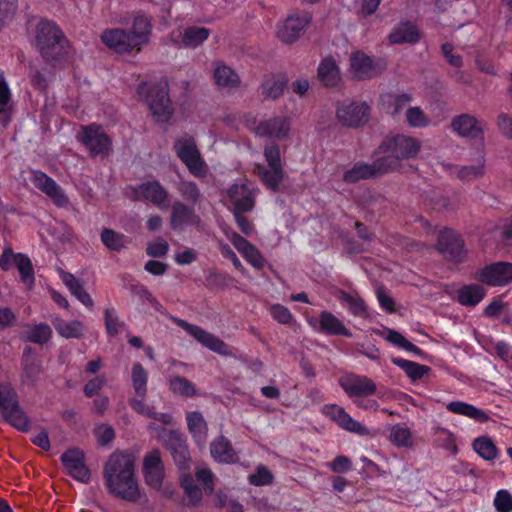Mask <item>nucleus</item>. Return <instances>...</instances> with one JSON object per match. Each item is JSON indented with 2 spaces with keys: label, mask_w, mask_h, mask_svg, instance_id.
<instances>
[{
  "label": "nucleus",
  "mask_w": 512,
  "mask_h": 512,
  "mask_svg": "<svg viewBox=\"0 0 512 512\" xmlns=\"http://www.w3.org/2000/svg\"><path fill=\"white\" fill-rule=\"evenodd\" d=\"M386 340L390 343L399 346L407 351H410L416 355L423 356L424 353L416 345L408 341L402 334L395 330L389 329L386 335Z\"/></svg>",
  "instance_id": "5fc2aeb1"
},
{
  "label": "nucleus",
  "mask_w": 512,
  "mask_h": 512,
  "mask_svg": "<svg viewBox=\"0 0 512 512\" xmlns=\"http://www.w3.org/2000/svg\"><path fill=\"white\" fill-rule=\"evenodd\" d=\"M369 106L365 102L338 103L336 118L338 122L346 127H359L368 121Z\"/></svg>",
  "instance_id": "6e6552de"
},
{
  "label": "nucleus",
  "mask_w": 512,
  "mask_h": 512,
  "mask_svg": "<svg viewBox=\"0 0 512 512\" xmlns=\"http://www.w3.org/2000/svg\"><path fill=\"white\" fill-rule=\"evenodd\" d=\"M213 78L215 84L220 89L232 90L241 85L239 75L231 67L223 63H216Z\"/></svg>",
  "instance_id": "cd10ccee"
},
{
  "label": "nucleus",
  "mask_w": 512,
  "mask_h": 512,
  "mask_svg": "<svg viewBox=\"0 0 512 512\" xmlns=\"http://www.w3.org/2000/svg\"><path fill=\"white\" fill-rule=\"evenodd\" d=\"M325 413L330 416L341 428L361 436L370 435V430L352 419L342 407L330 405L325 407Z\"/></svg>",
  "instance_id": "393cba45"
},
{
  "label": "nucleus",
  "mask_w": 512,
  "mask_h": 512,
  "mask_svg": "<svg viewBox=\"0 0 512 512\" xmlns=\"http://www.w3.org/2000/svg\"><path fill=\"white\" fill-rule=\"evenodd\" d=\"M200 218L192 207L181 201H176L171 207L170 226L172 229H182L188 224H199Z\"/></svg>",
  "instance_id": "bb28decb"
},
{
  "label": "nucleus",
  "mask_w": 512,
  "mask_h": 512,
  "mask_svg": "<svg viewBox=\"0 0 512 512\" xmlns=\"http://www.w3.org/2000/svg\"><path fill=\"white\" fill-rule=\"evenodd\" d=\"M196 478L204 486V491L207 494H212L214 491L213 474L211 470L203 468L196 472Z\"/></svg>",
  "instance_id": "774afa93"
},
{
  "label": "nucleus",
  "mask_w": 512,
  "mask_h": 512,
  "mask_svg": "<svg viewBox=\"0 0 512 512\" xmlns=\"http://www.w3.org/2000/svg\"><path fill=\"white\" fill-rule=\"evenodd\" d=\"M339 384L350 397H366L376 392L375 383L366 376L349 374L340 378Z\"/></svg>",
  "instance_id": "6ab92c4d"
},
{
  "label": "nucleus",
  "mask_w": 512,
  "mask_h": 512,
  "mask_svg": "<svg viewBox=\"0 0 512 512\" xmlns=\"http://www.w3.org/2000/svg\"><path fill=\"white\" fill-rule=\"evenodd\" d=\"M393 363L402 368L413 381L421 379L430 371V367L428 366L401 358L393 359Z\"/></svg>",
  "instance_id": "49530a36"
},
{
  "label": "nucleus",
  "mask_w": 512,
  "mask_h": 512,
  "mask_svg": "<svg viewBox=\"0 0 512 512\" xmlns=\"http://www.w3.org/2000/svg\"><path fill=\"white\" fill-rule=\"evenodd\" d=\"M484 297V290L479 285H468L458 291V301L465 306H475Z\"/></svg>",
  "instance_id": "a18cd8bd"
},
{
  "label": "nucleus",
  "mask_w": 512,
  "mask_h": 512,
  "mask_svg": "<svg viewBox=\"0 0 512 512\" xmlns=\"http://www.w3.org/2000/svg\"><path fill=\"white\" fill-rule=\"evenodd\" d=\"M103 476L109 492L121 499L135 502L140 497L135 477V459L131 454L114 452L105 463Z\"/></svg>",
  "instance_id": "f257e3e1"
},
{
  "label": "nucleus",
  "mask_w": 512,
  "mask_h": 512,
  "mask_svg": "<svg viewBox=\"0 0 512 512\" xmlns=\"http://www.w3.org/2000/svg\"><path fill=\"white\" fill-rule=\"evenodd\" d=\"M447 409L455 414L464 415L480 423L487 422L490 418L483 410L471 404L460 401H453L447 404Z\"/></svg>",
  "instance_id": "f704fd0d"
},
{
  "label": "nucleus",
  "mask_w": 512,
  "mask_h": 512,
  "mask_svg": "<svg viewBox=\"0 0 512 512\" xmlns=\"http://www.w3.org/2000/svg\"><path fill=\"white\" fill-rule=\"evenodd\" d=\"M129 33L132 35L133 40L138 43V47L141 50L142 45L146 44L149 40L151 33L150 21L144 15H137L134 18L133 25Z\"/></svg>",
  "instance_id": "4c0bfd02"
},
{
  "label": "nucleus",
  "mask_w": 512,
  "mask_h": 512,
  "mask_svg": "<svg viewBox=\"0 0 512 512\" xmlns=\"http://www.w3.org/2000/svg\"><path fill=\"white\" fill-rule=\"evenodd\" d=\"M147 102L157 121L166 122L170 119L173 107L166 86H152L148 92Z\"/></svg>",
  "instance_id": "9b49d317"
},
{
  "label": "nucleus",
  "mask_w": 512,
  "mask_h": 512,
  "mask_svg": "<svg viewBox=\"0 0 512 512\" xmlns=\"http://www.w3.org/2000/svg\"><path fill=\"white\" fill-rule=\"evenodd\" d=\"M40 372L41 369L37 363L34 361H26L23 368V381L29 384H34L37 381Z\"/></svg>",
  "instance_id": "0e129e2a"
},
{
  "label": "nucleus",
  "mask_w": 512,
  "mask_h": 512,
  "mask_svg": "<svg viewBox=\"0 0 512 512\" xmlns=\"http://www.w3.org/2000/svg\"><path fill=\"white\" fill-rule=\"evenodd\" d=\"M134 192L136 200H147L158 207L169 205L168 191L156 180L140 184Z\"/></svg>",
  "instance_id": "412c9836"
},
{
  "label": "nucleus",
  "mask_w": 512,
  "mask_h": 512,
  "mask_svg": "<svg viewBox=\"0 0 512 512\" xmlns=\"http://www.w3.org/2000/svg\"><path fill=\"white\" fill-rule=\"evenodd\" d=\"M420 148L421 144L417 139L403 134L387 137L380 144V151L394 153L401 162L415 158Z\"/></svg>",
  "instance_id": "0eeeda50"
},
{
  "label": "nucleus",
  "mask_w": 512,
  "mask_h": 512,
  "mask_svg": "<svg viewBox=\"0 0 512 512\" xmlns=\"http://www.w3.org/2000/svg\"><path fill=\"white\" fill-rule=\"evenodd\" d=\"M211 455L220 462L231 463L236 459V453L231 443L223 436L218 437L211 444Z\"/></svg>",
  "instance_id": "c9c22d12"
},
{
  "label": "nucleus",
  "mask_w": 512,
  "mask_h": 512,
  "mask_svg": "<svg viewBox=\"0 0 512 512\" xmlns=\"http://www.w3.org/2000/svg\"><path fill=\"white\" fill-rule=\"evenodd\" d=\"M258 189L249 182L236 183L229 187L227 196L231 211H252L256 204Z\"/></svg>",
  "instance_id": "1a4fd4ad"
},
{
  "label": "nucleus",
  "mask_w": 512,
  "mask_h": 512,
  "mask_svg": "<svg viewBox=\"0 0 512 512\" xmlns=\"http://www.w3.org/2000/svg\"><path fill=\"white\" fill-rule=\"evenodd\" d=\"M129 404L132 409L140 414L144 415L148 418H152L156 421L161 422L164 425H172L173 417L168 413H157L153 410V407H150L145 401L144 398H130Z\"/></svg>",
  "instance_id": "2f4dec72"
},
{
  "label": "nucleus",
  "mask_w": 512,
  "mask_h": 512,
  "mask_svg": "<svg viewBox=\"0 0 512 512\" xmlns=\"http://www.w3.org/2000/svg\"><path fill=\"white\" fill-rule=\"evenodd\" d=\"M36 47L46 63L56 66L67 59L69 43L62 30L53 22L41 20L36 26Z\"/></svg>",
  "instance_id": "f03ea898"
},
{
  "label": "nucleus",
  "mask_w": 512,
  "mask_h": 512,
  "mask_svg": "<svg viewBox=\"0 0 512 512\" xmlns=\"http://www.w3.org/2000/svg\"><path fill=\"white\" fill-rule=\"evenodd\" d=\"M264 156L267 166L256 164L254 172L269 189L277 191L285 174L281 163L279 146L275 143L267 144L264 147Z\"/></svg>",
  "instance_id": "7ed1b4c3"
},
{
  "label": "nucleus",
  "mask_w": 512,
  "mask_h": 512,
  "mask_svg": "<svg viewBox=\"0 0 512 512\" xmlns=\"http://www.w3.org/2000/svg\"><path fill=\"white\" fill-rule=\"evenodd\" d=\"M480 280L491 286H501L512 281V264L498 262L484 268Z\"/></svg>",
  "instance_id": "5701e85b"
},
{
  "label": "nucleus",
  "mask_w": 512,
  "mask_h": 512,
  "mask_svg": "<svg viewBox=\"0 0 512 512\" xmlns=\"http://www.w3.org/2000/svg\"><path fill=\"white\" fill-rule=\"evenodd\" d=\"M53 79V70L49 67H31L30 80L34 88L46 92Z\"/></svg>",
  "instance_id": "a19ab883"
},
{
  "label": "nucleus",
  "mask_w": 512,
  "mask_h": 512,
  "mask_svg": "<svg viewBox=\"0 0 512 512\" xmlns=\"http://www.w3.org/2000/svg\"><path fill=\"white\" fill-rule=\"evenodd\" d=\"M474 450L485 460H493L497 455V448L489 437L483 436L474 440Z\"/></svg>",
  "instance_id": "3c124183"
},
{
  "label": "nucleus",
  "mask_w": 512,
  "mask_h": 512,
  "mask_svg": "<svg viewBox=\"0 0 512 512\" xmlns=\"http://www.w3.org/2000/svg\"><path fill=\"white\" fill-rule=\"evenodd\" d=\"M61 460L67 473L76 480L87 483L90 480V470L84 462V453L79 449H69L62 456Z\"/></svg>",
  "instance_id": "a211bd4d"
},
{
  "label": "nucleus",
  "mask_w": 512,
  "mask_h": 512,
  "mask_svg": "<svg viewBox=\"0 0 512 512\" xmlns=\"http://www.w3.org/2000/svg\"><path fill=\"white\" fill-rule=\"evenodd\" d=\"M350 67L355 78L359 80L371 79L386 69V63L379 59L373 60L361 51L350 56Z\"/></svg>",
  "instance_id": "9d476101"
},
{
  "label": "nucleus",
  "mask_w": 512,
  "mask_h": 512,
  "mask_svg": "<svg viewBox=\"0 0 512 512\" xmlns=\"http://www.w3.org/2000/svg\"><path fill=\"white\" fill-rule=\"evenodd\" d=\"M101 39L105 45L119 54L140 51L138 43L133 40L132 35L123 29L105 30L101 35Z\"/></svg>",
  "instance_id": "f3484780"
},
{
  "label": "nucleus",
  "mask_w": 512,
  "mask_h": 512,
  "mask_svg": "<svg viewBox=\"0 0 512 512\" xmlns=\"http://www.w3.org/2000/svg\"><path fill=\"white\" fill-rule=\"evenodd\" d=\"M406 121L412 127H424L429 123L428 117L419 107H410L407 109Z\"/></svg>",
  "instance_id": "13d9d810"
},
{
  "label": "nucleus",
  "mask_w": 512,
  "mask_h": 512,
  "mask_svg": "<svg viewBox=\"0 0 512 512\" xmlns=\"http://www.w3.org/2000/svg\"><path fill=\"white\" fill-rule=\"evenodd\" d=\"M248 212L249 211H237L232 213L240 231L243 234L250 236L254 232V225L252 221L247 216H245V214Z\"/></svg>",
  "instance_id": "680f3d73"
},
{
  "label": "nucleus",
  "mask_w": 512,
  "mask_h": 512,
  "mask_svg": "<svg viewBox=\"0 0 512 512\" xmlns=\"http://www.w3.org/2000/svg\"><path fill=\"white\" fill-rule=\"evenodd\" d=\"M376 158L372 162L373 169L378 176L395 171L402 165L401 161L391 152L380 151V145L375 151Z\"/></svg>",
  "instance_id": "c756f323"
},
{
  "label": "nucleus",
  "mask_w": 512,
  "mask_h": 512,
  "mask_svg": "<svg viewBox=\"0 0 512 512\" xmlns=\"http://www.w3.org/2000/svg\"><path fill=\"white\" fill-rule=\"evenodd\" d=\"M485 169L483 164H479L476 166H465L460 169L458 175L460 179L464 181H471L477 178H480L484 175Z\"/></svg>",
  "instance_id": "e2e57ef3"
},
{
  "label": "nucleus",
  "mask_w": 512,
  "mask_h": 512,
  "mask_svg": "<svg viewBox=\"0 0 512 512\" xmlns=\"http://www.w3.org/2000/svg\"><path fill=\"white\" fill-rule=\"evenodd\" d=\"M174 149L192 175L196 177L205 176V164L193 138L183 137L178 139L175 142Z\"/></svg>",
  "instance_id": "423d86ee"
},
{
  "label": "nucleus",
  "mask_w": 512,
  "mask_h": 512,
  "mask_svg": "<svg viewBox=\"0 0 512 512\" xmlns=\"http://www.w3.org/2000/svg\"><path fill=\"white\" fill-rule=\"evenodd\" d=\"M499 131L508 139H512V115L500 113L496 118Z\"/></svg>",
  "instance_id": "69168bd1"
},
{
  "label": "nucleus",
  "mask_w": 512,
  "mask_h": 512,
  "mask_svg": "<svg viewBox=\"0 0 512 512\" xmlns=\"http://www.w3.org/2000/svg\"><path fill=\"white\" fill-rule=\"evenodd\" d=\"M242 255L255 268H263L265 260L254 245L249 246V248Z\"/></svg>",
  "instance_id": "338daca9"
},
{
  "label": "nucleus",
  "mask_w": 512,
  "mask_h": 512,
  "mask_svg": "<svg viewBox=\"0 0 512 512\" xmlns=\"http://www.w3.org/2000/svg\"><path fill=\"white\" fill-rule=\"evenodd\" d=\"M338 298L348 306L351 313L355 316L363 318L367 316L368 312L365 301L358 294H349L344 291H340Z\"/></svg>",
  "instance_id": "79ce46f5"
},
{
  "label": "nucleus",
  "mask_w": 512,
  "mask_h": 512,
  "mask_svg": "<svg viewBox=\"0 0 512 512\" xmlns=\"http://www.w3.org/2000/svg\"><path fill=\"white\" fill-rule=\"evenodd\" d=\"M287 77L281 73L267 74L263 77L258 89L264 100H276L284 93Z\"/></svg>",
  "instance_id": "a878e982"
},
{
  "label": "nucleus",
  "mask_w": 512,
  "mask_h": 512,
  "mask_svg": "<svg viewBox=\"0 0 512 512\" xmlns=\"http://www.w3.org/2000/svg\"><path fill=\"white\" fill-rule=\"evenodd\" d=\"M319 324L321 330L328 334L351 336L342 321L330 312L324 311L320 314Z\"/></svg>",
  "instance_id": "58836bf2"
},
{
  "label": "nucleus",
  "mask_w": 512,
  "mask_h": 512,
  "mask_svg": "<svg viewBox=\"0 0 512 512\" xmlns=\"http://www.w3.org/2000/svg\"><path fill=\"white\" fill-rule=\"evenodd\" d=\"M30 180L32 184L44 193L55 205L59 207L68 205L69 199L63 189L44 172L40 170L32 171Z\"/></svg>",
  "instance_id": "f8f14e48"
},
{
  "label": "nucleus",
  "mask_w": 512,
  "mask_h": 512,
  "mask_svg": "<svg viewBox=\"0 0 512 512\" xmlns=\"http://www.w3.org/2000/svg\"><path fill=\"white\" fill-rule=\"evenodd\" d=\"M291 130L290 119L286 116H276L261 121L256 128V134L261 137L286 139Z\"/></svg>",
  "instance_id": "aec40b11"
},
{
  "label": "nucleus",
  "mask_w": 512,
  "mask_h": 512,
  "mask_svg": "<svg viewBox=\"0 0 512 512\" xmlns=\"http://www.w3.org/2000/svg\"><path fill=\"white\" fill-rule=\"evenodd\" d=\"M451 126L460 136L473 139L483 138L484 130L482 123L470 114H461L454 117Z\"/></svg>",
  "instance_id": "b1692460"
},
{
  "label": "nucleus",
  "mask_w": 512,
  "mask_h": 512,
  "mask_svg": "<svg viewBox=\"0 0 512 512\" xmlns=\"http://www.w3.org/2000/svg\"><path fill=\"white\" fill-rule=\"evenodd\" d=\"M79 139L89 149L92 156L106 155L110 151V140L100 126L82 127Z\"/></svg>",
  "instance_id": "4468645a"
},
{
  "label": "nucleus",
  "mask_w": 512,
  "mask_h": 512,
  "mask_svg": "<svg viewBox=\"0 0 512 512\" xmlns=\"http://www.w3.org/2000/svg\"><path fill=\"white\" fill-rule=\"evenodd\" d=\"M389 440L399 448H412L414 446L413 434L405 424H396L390 428Z\"/></svg>",
  "instance_id": "e433bc0d"
},
{
  "label": "nucleus",
  "mask_w": 512,
  "mask_h": 512,
  "mask_svg": "<svg viewBox=\"0 0 512 512\" xmlns=\"http://www.w3.org/2000/svg\"><path fill=\"white\" fill-rule=\"evenodd\" d=\"M436 247L446 259L455 262L462 261L465 256L464 241L451 229L440 232Z\"/></svg>",
  "instance_id": "ddd939ff"
},
{
  "label": "nucleus",
  "mask_w": 512,
  "mask_h": 512,
  "mask_svg": "<svg viewBox=\"0 0 512 512\" xmlns=\"http://www.w3.org/2000/svg\"><path fill=\"white\" fill-rule=\"evenodd\" d=\"M177 324L208 349L221 355H231L228 345L217 336L181 319L177 320Z\"/></svg>",
  "instance_id": "dca6fc26"
},
{
  "label": "nucleus",
  "mask_w": 512,
  "mask_h": 512,
  "mask_svg": "<svg viewBox=\"0 0 512 512\" xmlns=\"http://www.w3.org/2000/svg\"><path fill=\"white\" fill-rule=\"evenodd\" d=\"M420 39V32L411 22H404L397 25L388 36L390 44H413Z\"/></svg>",
  "instance_id": "c85d7f7f"
},
{
  "label": "nucleus",
  "mask_w": 512,
  "mask_h": 512,
  "mask_svg": "<svg viewBox=\"0 0 512 512\" xmlns=\"http://www.w3.org/2000/svg\"><path fill=\"white\" fill-rule=\"evenodd\" d=\"M272 472L263 465L256 468V472L249 476V482L255 486L268 485L273 482Z\"/></svg>",
  "instance_id": "4d7b16f0"
},
{
  "label": "nucleus",
  "mask_w": 512,
  "mask_h": 512,
  "mask_svg": "<svg viewBox=\"0 0 512 512\" xmlns=\"http://www.w3.org/2000/svg\"><path fill=\"white\" fill-rule=\"evenodd\" d=\"M318 78L327 87H335L341 81L339 69L333 58H325L319 65Z\"/></svg>",
  "instance_id": "473e14b6"
},
{
  "label": "nucleus",
  "mask_w": 512,
  "mask_h": 512,
  "mask_svg": "<svg viewBox=\"0 0 512 512\" xmlns=\"http://www.w3.org/2000/svg\"><path fill=\"white\" fill-rule=\"evenodd\" d=\"M101 240L107 248L114 251H120L125 247V236L112 229H103L101 232Z\"/></svg>",
  "instance_id": "603ef678"
},
{
  "label": "nucleus",
  "mask_w": 512,
  "mask_h": 512,
  "mask_svg": "<svg viewBox=\"0 0 512 512\" xmlns=\"http://www.w3.org/2000/svg\"><path fill=\"white\" fill-rule=\"evenodd\" d=\"M311 21L310 12L294 11L278 23L276 37L285 44L295 43L304 34Z\"/></svg>",
  "instance_id": "39448f33"
},
{
  "label": "nucleus",
  "mask_w": 512,
  "mask_h": 512,
  "mask_svg": "<svg viewBox=\"0 0 512 512\" xmlns=\"http://www.w3.org/2000/svg\"><path fill=\"white\" fill-rule=\"evenodd\" d=\"M210 35L209 29L205 27L189 26L180 30L177 35L173 32L170 40L175 45H182L188 49H194L205 42Z\"/></svg>",
  "instance_id": "4be33fe9"
},
{
  "label": "nucleus",
  "mask_w": 512,
  "mask_h": 512,
  "mask_svg": "<svg viewBox=\"0 0 512 512\" xmlns=\"http://www.w3.org/2000/svg\"><path fill=\"white\" fill-rule=\"evenodd\" d=\"M177 189L181 197L189 203L196 204L201 200L200 189L194 182L180 181Z\"/></svg>",
  "instance_id": "864d4df0"
},
{
  "label": "nucleus",
  "mask_w": 512,
  "mask_h": 512,
  "mask_svg": "<svg viewBox=\"0 0 512 512\" xmlns=\"http://www.w3.org/2000/svg\"><path fill=\"white\" fill-rule=\"evenodd\" d=\"M55 330L64 338L80 339L85 333V325L79 320L66 321L56 317L52 320Z\"/></svg>",
  "instance_id": "7c9ffc66"
},
{
  "label": "nucleus",
  "mask_w": 512,
  "mask_h": 512,
  "mask_svg": "<svg viewBox=\"0 0 512 512\" xmlns=\"http://www.w3.org/2000/svg\"><path fill=\"white\" fill-rule=\"evenodd\" d=\"M52 335L51 328L44 323L30 327L24 335V340L37 344H44L49 341Z\"/></svg>",
  "instance_id": "de8ad7c7"
},
{
  "label": "nucleus",
  "mask_w": 512,
  "mask_h": 512,
  "mask_svg": "<svg viewBox=\"0 0 512 512\" xmlns=\"http://www.w3.org/2000/svg\"><path fill=\"white\" fill-rule=\"evenodd\" d=\"M143 473L148 486L155 490L162 488L165 471L159 450L154 449L145 455L143 459Z\"/></svg>",
  "instance_id": "2eb2a0df"
},
{
  "label": "nucleus",
  "mask_w": 512,
  "mask_h": 512,
  "mask_svg": "<svg viewBox=\"0 0 512 512\" xmlns=\"http://www.w3.org/2000/svg\"><path fill=\"white\" fill-rule=\"evenodd\" d=\"M147 373L141 364L136 363L132 368V382L136 395L145 398L147 393Z\"/></svg>",
  "instance_id": "8fccbe9b"
},
{
  "label": "nucleus",
  "mask_w": 512,
  "mask_h": 512,
  "mask_svg": "<svg viewBox=\"0 0 512 512\" xmlns=\"http://www.w3.org/2000/svg\"><path fill=\"white\" fill-rule=\"evenodd\" d=\"M14 264L17 267L21 279L24 283L31 286L34 282V271L31 260L24 254H16Z\"/></svg>",
  "instance_id": "09e8293b"
},
{
  "label": "nucleus",
  "mask_w": 512,
  "mask_h": 512,
  "mask_svg": "<svg viewBox=\"0 0 512 512\" xmlns=\"http://www.w3.org/2000/svg\"><path fill=\"white\" fill-rule=\"evenodd\" d=\"M0 414L12 426L27 431L29 419L21 409L16 392L9 386L0 387Z\"/></svg>",
  "instance_id": "20e7f679"
},
{
  "label": "nucleus",
  "mask_w": 512,
  "mask_h": 512,
  "mask_svg": "<svg viewBox=\"0 0 512 512\" xmlns=\"http://www.w3.org/2000/svg\"><path fill=\"white\" fill-rule=\"evenodd\" d=\"M105 326H106L107 333L110 336H115L124 327V323L118 319V317L114 314V312L111 309H106L105 310Z\"/></svg>",
  "instance_id": "bf43d9fd"
},
{
  "label": "nucleus",
  "mask_w": 512,
  "mask_h": 512,
  "mask_svg": "<svg viewBox=\"0 0 512 512\" xmlns=\"http://www.w3.org/2000/svg\"><path fill=\"white\" fill-rule=\"evenodd\" d=\"M170 390L182 397H194L197 395L196 386L185 377L173 376L169 379Z\"/></svg>",
  "instance_id": "c03bdc74"
},
{
  "label": "nucleus",
  "mask_w": 512,
  "mask_h": 512,
  "mask_svg": "<svg viewBox=\"0 0 512 512\" xmlns=\"http://www.w3.org/2000/svg\"><path fill=\"white\" fill-rule=\"evenodd\" d=\"M494 505L499 512H510L512 511V496L508 491L500 490L496 494Z\"/></svg>",
  "instance_id": "052dcab7"
},
{
  "label": "nucleus",
  "mask_w": 512,
  "mask_h": 512,
  "mask_svg": "<svg viewBox=\"0 0 512 512\" xmlns=\"http://www.w3.org/2000/svg\"><path fill=\"white\" fill-rule=\"evenodd\" d=\"M377 177L372 164L364 162L356 163L351 169L343 175V181L346 183H356L360 180H366Z\"/></svg>",
  "instance_id": "ea45409f"
},
{
  "label": "nucleus",
  "mask_w": 512,
  "mask_h": 512,
  "mask_svg": "<svg viewBox=\"0 0 512 512\" xmlns=\"http://www.w3.org/2000/svg\"><path fill=\"white\" fill-rule=\"evenodd\" d=\"M187 424L189 431L195 438L200 441H204L207 436L208 426L200 412H190L187 415Z\"/></svg>",
  "instance_id": "37998d69"
},
{
  "label": "nucleus",
  "mask_w": 512,
  "mask_h": 512,
  "mask_svg": "<svg viewBox=\"0 0 512 512\" xmlns=\"http://www.w3.org/2000/svg\"><path fill=\"white\" fill-rule=\"evenodd\" d=\"M389 105L387 107V111L391 115L399 114L408 104L411 102L412 97L409 94H400V95H388Z\"/></svg>",
  "instance_id": "6e6d98bb"
},
{
  "label": "nucleus",
  "mask_w": 512,
  "mask_h": 512,
  "mask_svg": "<svg viewBox=\"0 0 512 512\" xmlns=\"http://www.w3.org/2000/svg\"><path fill=\"white\" fill-rule=\"evenodd\" d=\"M60 277L63 283L69 288L70 292L85 306L92 307L93 300L85 291L80 281L71 273L60 270Z\"/></svg>",
  "instance_id": "72a5a7b5"
}]
</instances>
